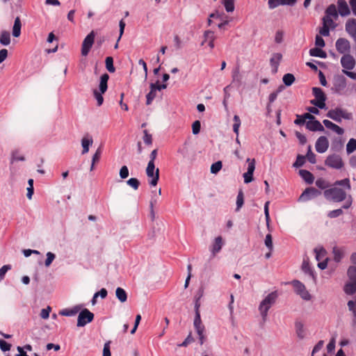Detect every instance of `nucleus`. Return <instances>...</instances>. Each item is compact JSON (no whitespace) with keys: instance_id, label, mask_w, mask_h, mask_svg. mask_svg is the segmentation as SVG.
I'll return each mask as SVG.
<instances>
[{"instance_id":"obj_1","label":"nucleus","mask_w":356,"mask_h":356,"mask_svg":"<svg viewBox=\"0 0 356 356\" xmlns=\"http://www.w3.org/2000/svg\"><path fill=\"white\" fill-rule=\"evenodd\" d=\"M350 189V180L346 178L337 181L332 188L325 191L324 195L326 198H332L333 200H345L346 192Z\"/></svg>"},{"instance_id":"obj_2","label":"nucleus","mask_w":356,"mask_h":356,"mask_svg":"<svg viewBox=\"0 0 356 356\" xmlns=\"http://www.w3.org/2000/svg\"><path fill=\"white\" fill-rule=\"evenodd\" d=\"M278 297L276 291L270 293L259 304V311L264 320H265L268 315V312L270 308L275 303Z\"/></svg>"},{"instance_id":"obj_3","label":"nucleus","mask_w":356,"mask_h":356,"mask_svg":"<svg viewBox=\"0 0 356 356\" xmlns=\"http://www.w3.org/2000/svg\"><path fill=\"white\" fill-rule=\"evenodd\" d=\"M326 116L339 123H341L343 119L346 120H353V113L341 107H336L330 110Z\"/></svg>"},{"instance_id":"obj_4","label":"nucleus","mask_w":356,"mask_h":356,"mask_svg":"<svg viewBox=\"0 0 356 356\" xmlns=\"http://www.w3.org/2000/svg\"><path fill=\"white\" fill-rule=\"evenodd\" d=\"M312 92L315 99L311 100V104L321 109L325 108L326 96L322 89L314 87L312 88Z\"/></svg>"},{"instance_id":"obj_5","label":"nucleus","mask_w":356,"mask_h":356,"mask_svg":"<svg viewBox=\"0 0 356 356\" xmlns=\"http://www.w3.org/2000/svg\"><path fill=\"white\" fill-rule=\"evenodd\" d=\"M146 174L151 178L149 183L152 186H156L159 179V170L155 168L154 163L149 162L146 168Z\"/></svg>"},{"instance_id":"obj_6","label":"nucleus","mask_w":356,"mask_h":356,"mask_svg":"<svg viewBox=\"0 0 356 356\" xmlns=\"http://www.w3.org/2000/svg\"><path fill=\"white\" fill-rule=\"evenodd\" d=\"M94 318V314L88 309H82L78 316L77 326L83 327L86 324L92 322Z\"/></svg>"},{"instance_id":"obj_7","label":"nucleus","mask_w":356,"mask_h":356,"mask_svg":"<svg viewBox=\"0 0 356 356\" xmlns=\"http://www.w3.org/2000/svg\"><path fill=\"white\" fill-rule=\"evenodd\" d=\"M95 34L93 31H92L83 40L82 46H81V54L83 56H86L91 47H92V44L94 43Z\"/></svg>"},{"instance_id":"obj_8","label":"nucleus","mask_w":356,"mask_h":356,"mask_svg":"<svg viewBox=\"0 0 356 356\" xmlns=\"http://www.w3.org/2000/svg\"><path fill=\"white\" fill-rule=\"evenodd\" d=\"M325 163L327 166L334 169H341L343 166V162L341 156L337 154L328 156Z\"/></svg>"},{"instance_id":"obj_9","label":"nucleus","mask_w":356,"mask_h":356,"mask_svg":"<svg viewBox=\"0 0 356 356\" xmlns=\"http://www.w3.org/2000/svg\"><path fill=\"white\" fill-rule=\"evenodd\" d=\"M321 193V191L314 187L307 188L301 194L298 200H311L316 199Z\"/></svg>"},{"instance_id":"obj_10","label":"nucleus","mask_w":356,"mask_h":356,"mask_svg":"<svg viewBox=\"0 0 356 356\" xmlns=\"http://www.w3.org/2000/svg\"><path fill=\"white\" fill-rule=\"evenodd\" d=\"M336 49L340 54H343L344 55L348 54L350 50V42L343 38H339L336 42Z\"/></svg>"},{"instance_id":"obj_11","label":"nucleus","mask_w":356,"mask_h":356,"mask_svg":"<svg viewBox=\"0 0 356 356\" xmlns=\"http://www.w3.org/2000/svg\"><path fill=\"white\" fill-rule=\"evenodd\" d=\"M355 60L349 54L343 55L341 58V64L345 70H351L355 66Z\"/></svg>"},{"instance_id":"obj_12","label":"nucleus","mask_w":356,"mask_h":356,"mask_svg":"<svg viewBox=\"0 0 356 356\" xmlns=\"http://www.w3.org/2000/svg\"><path fill=\"white\" fill-rule=\"evenodd\" d=\"M247 162L248 163V171L243 174L244 182L248 184L253 179V172L255 169V160L248 159Z\"/></svg>"},{"instance_id":"obj_13","label":"nucleus","mask_w":356,"mask_h":356,"mask_svg":"<svg viewBox=\"0 0 356 356\" xmlns=\"http://www.w3.org/2000/svg\"><path fill=\"white\" fill-rule=\"evenodd\" d=\"M329 147V141L325 136H320L315 144V148L317 152L324 153Z\"/></svg>"},{"instance_id":"obj_14","label":"nucleus","mask_w":356,"mask_h":356,"mask_svg":"<svg viewBox=\"0 0 356 356\" xmlns=\"http://www.w3.org/2000/svg\"><path fill=\"white\" fill-rule=\"evenodd\" d=\"M346 31L354 40H356V19H348L345 25Z\"/></svg>"},{"instance_id":"obj_15","label":"nucleus","mask_w":356,"mask_h":356,"mask_svg":"<svg viewBox=\"0 0 356 356\" xmlns=\"http://www.w3.org/2000/svg\"><path fill=\"white\" fill-rule=\"evenodd\" d=\"M297 0H268V5L270 9H274L279 6H293Z\"/></svg>"},{"instance_id":"obj_16","label":"nucleus","mask_w":356,"mask_h":356,"mask_svg":"<svg viewBox=\"0 0 356 356\" xmlns=\"http://www.w3.org/2000/svg\"><path fill=\"white\" fill-rule=\"evenodd\" d=\"M223 244L224 242L222 236H219L215 238L210 249L213 257H214L216 254L221 250Z\"/></svg>"},{"instance_id":"obj_17","label":"nucleus","mask_w":356,"mask_h":356,"mask_svg":"<svg viewBox=\"0 0 356 356\" xmlns=\"http://www.w3.org/2000/svg\"><path fill=\"white\" fill-rule=\"evenodd\" d=\"M323 123L326 128L333 131L334 132H335L337 134H338L339 136H342L344 134V130L343 128H341L339 126H338L337 124L333 123L330 120H324L323 121Z\"/></svg>"},{"instance_id":"obj_18","label":"nucleus","mask_w":356,"mask_h":356,"mask_svg":"<svg viewBox=\"0 0 356 356\" xmlns=\"http://www.w3.org/2000/svg\"><path fill=\"white\" fill-rule=\"evenodd\" d=\"M214 33L211 31H206L204 33V40L202 42L201 45H204L206 42H208V45L211 49L214 48V40H215Z\"/></svg>"},{"instance_id":"obj_19","label":"nucleus","mask_w":356,"mask_h":356,"mask_svg":"<svg viewBox=\"0 0 356 356\" xmlns=\"http://www.w3.org/2000/svg\"><path fill=\"white\" fill-rule=\"evenodd\" d=\"M306 127L307 129L312 131H325L324 127L321 124V123L319 121H318L316 120H309L306 123Z\"/></svg>"},{"instance_id":"obj_20","label":"nucleus","mask_w":356,"mask_h":356,"mask_svg":"<svg viewBox=\"0 0 356 356\" xmlns=\"http://www.w3.org/2000/svg\"><path fill=\"white\" fill-rule=\"evenodd\" d=\"M338 10L341 16H347L350 14V9L345 0H338Z\"/></svg>"},{"instance_id":"obj_21","label":"nucleus","mask_w":356,"mask_h":356,"mask_svg":"<svg viewBox=\"0 0 356 356\" xmlns=\"http://www.w3.org/2000/svg\"><path fill=\"white\" fill-rule=\"evenodd\" d=\"M232 84L236 87L238 88L242 84V76L240 74V71L238 68L235 69L232 72Z\"/></svg>"},{"instance_id":"obj_22","label":"nucleus","mask_w":356,"mask_h":356,"mask_svg":"<svg viewBox=\"0 0 356 356\" xmlns=\"http://www.w3.org/2000/svg\"><path fill=\"white\" fill-rule=\"evenodd\" d=\"M108 79H109V76L106 73H104L100 77V83H99V91L102 93H104L107 90V88H108L107 83H108Z\"/></svg>"},{"instance_id":"obj_23","label":"nucleus","mask_w":356,"mask_h":356,"mask_svg":"<svg viewBox=\"0 0 356 356\" xmlns=\"http://www.w3.org/2000/svg\"><path fill=\"white\" fill-rule=\"evenodd\" d=\"M22 22L19 17H17L14 22L13 27V35L17 38L21 34Z\"/></svg>"},{"instance_id":"obj_24","label":"nucleus","mask_w":356,"mask_h":356,"mask_svg":"<svg viewBox=\"0 0 356 356\" xmlns=\"http://www.w3.org/2000/svg\"><path fill=\"white\" fill-rule=\"evenodd\" d=\"M348 309L353 313V325H356V296L355 300H349L347 303Z\"/></svg>"},{"instance_id":"obj_25","label":"nucleus","mask_w":356,"mask_h":356,"mask_svg":"<svg viewBox=\"0 0 356 356\" xmlns=\"http://www.w3.org/2000/svg\"><path fill=\"white\" fill-rule=\"evenodd\" d=\"M295 327L298 337L300 339H303L305 337V330L302 323L296 321L295 323Z\"/></svg>"},{"instance_id":"obj_26","label":"nucleus","mask_w":356,"mask_h":356,"mask_svg":"<svg viewBox=\"0 0 356 356\" xmlns=\"http://www.w3.org/2000/svg\"><path fill=\"white\" fill-rule=\"evenodd\" d=\"M156 87L154 86V83H151L150 84V91L146 95L147 105H150L152 104V101L154 100V99L156 97Z\"/></svg>"},{"instance_id":"obj_27","label":"nucleus","mask_w":356,"mask_h":356,"mask_svg":"<svg viewBox=\"0 0 356 356\" xmlns=\"http://www.w3.org/2000/svg\"><path fill=\"white\" fill-rule=\"evenodd\" d=\"M299 174L301 177L308 184H312L314 181V175L308 170H300Z\"/></svg>"},{"instance_id":"obj_28","label":"nucleus","mask_w":356,"mask_h":356,"mask_svg":"<svg viewBox=\"0 0 356 356\" xmlns=\"http://www.w3.org/2000/svg\"><path fill=\"white\" fill-rule=\"evenodd\" d=\"M343 291L347 295H353L356 292V283L350 281L347 282L344 287Z\"/></svg>"},{"instance_id":"obj_29","label":"nucleus","mask_w":356,"mask_h":356,"mask_svg":"<svg viewBox=\"0 0 356 356\" xmlns=\"http://www.w3.org/2000/svg\"><path fill=\"white\" fill-rule=\"evenodd\" d=\"M116 298L121 302H124L127 300V293L125 290L121 287H118L115 290Z\"/></svg>"},{"instance_id":"obj_30","label":"nucleus","mask_w":356,"mask_h":356,"mask_svg":"<svg viewBox=\"0 0 356 356\" xmlns=\"http://www.w3.org/2000/svg\"><path fill=\"white\" fill-rule=\"evenodd\" d=\"M92 139L91 138L83 137L81 140V145L83 147L82 154H86L89 151V147L92 144Z\"/></svg>"},{"instance_id":"obj_31","label":"nucleus","mask_w":356,"mask_h":356,"mask_svg":"<svg viewBox=\"0 0 356 356\" xmlns=\"http://www.w3.org/2000/svg\"><path fill=\"white\" fill-rule=\"evenodd\" d=\"M10 42V35L8 31H3L0 35V43L3 45H8Z\"/></svg>"},{"instance_id":"obj_32","label":"nucleus","mask_w":356,"mask_h":356,"mask_svg":"<svg viewBox=\"0 0 356 356\" xmlns=\"http://www.w3.org/2000/svg\"><path fill=\"white\" fill-rule=\"evenodd\" d=\"M282 58V56L280 53H276V54H273V56L270 60V62L271 66L275 67V70H277Z\"/></svg>"},{"instance_id":"obj_33","label":"nucleus","mask_w":356,"mask_h":356,"mask_svg":"<svg viewBox=\"0 0 356 356\" xmlns=\"http://www.w3.org/2000/svg\"><path fill=\"white\" fill-rule=\"evenodd\" d=\"M309 54L312 56L320 57L322 58H325L327 56L326 53L319 48H313L309 50Z\"/></svg>"},{"instance_id":"obj_34","label":"nucleus","mask_w":356,"mask_h":356,"mask_svg":"<svg viewBox=\"0 0 356 356\" xmlns=\"http://www.w3.org/2000/svg\"><path fill=\"white\" fill-rule=\"evenodd\" d=\"M79 311V307H74V308L69 309H65L60 312V314L65 316H73L78 313Z\"/></svg>"},{"instance_id":"obj_35","label":"nucleus","mask_w":356,"mask_h":356,"mask_svg":"<svg viewBox=\"0 0 356 356\" xmlns=\"http://www.w3.org/2000/svg\"><path fill=\"white\" fill-rule=\"evenodd\" d=\"M283 82L286 86H291L295 81L296 79L293 74L291 73H287L283 76Z\"/></svg>"},{"instance_id":"obj_36","label":"nucleus","mask_w":356,"mask_h":356,"mask_svg":"<svg viewBox=\"0 0 356 356\" xmlns=\"http://www.w3.org/2000/svg\"><path fill=\"white\" fill-rule=\"evenodd\" d=\"M105 64H106V68L107 70L113 73L115 71V68L113 65V59L111 56H108L106 58L105 60Z\"/></svg>"},{"instance_id":"obj_37","label":"nucleus","mask_w":356,"mask_h":356,"mask_svg":"<svg viewBox=\"0 0 356 356\" xmlns=\"http://www.w3.org/2000/svg\"><path fill=\"white\" fill-rule=\"evenodd\" d=\"M348 277L350 281L356 283V267L350 266L347 271Z\"/></svg>"},{"instance_id":"obj_38","label":"nucleus","mask_w":356,"mask_h":356,"mask_svg":"<svg viewBox=\"0 0 356 356\" xmlns=\"http://www.w3.org/2000/svg\"><path fill=\"white\" fill-rule=\"evenodd\" d=\"M233 120L234 122L233 124V131L236 134V136H238L239 134V128L241 124L240 118L238 115H235L234 116Z\"/></svg>"},{"instance_id":"obj_39","label":"nucleus","mask_w":356,"mask_h":356,"mask_svg":"<svg viewBox=\"0 0 356 356\" xmlns=\"http://www.w3.org/2000/svg\"><path fill=\"white\" fill-rule=\"evenodd\" d=\"M102 149L101 147H99L95 154L93 155L92 156V165H91V168H90V170H92L93 168H94V165L96 163L99 162L100 158H101V155H102Z\"/></svg>"},{"instance_id":"obj_40","label":"nucleus","mask_w":356,"mask_h":356,"mask_svg":"<svg viewBox=\"0 0 356 356\" xmlns=\"http://www.w3.org/2000/svg\"><path fill=\"white\" fill-rule=\"evenodd\" d=\"M356 150V139L351 138L347 143L346 152L348 154H351Z\"/></svg>"},{"instance_id":"obj_41","label":"nucleus","mask_w":356,"mask_h":356,"mask_svg":"<svg viewBox=\"0 0 356 356\" xmlns=\"http://www.w3.org/2000/svg\"><path fill=\"white\" fill-rule=\"evenodd\" d=\"M223 4L227 12L231 13L234 10V0H223Z\"/></svg>"},{"instance_id":"obj_42","label":"nucleus","mask_w":356,"mask_h":356,"mask_svg":"<svg viewBox=\"0 0 356 356\" xmlns=\"http://www.w3.org/2000/svg\"><path fill=\"white\" fill-rule=\"evenodd\" d=\"M315 254H316V259L318 261L321 260L326 254V251L323 248H316L314 250Z\"/></svg>"},{"instance_id":"obj_43","label":"nucleus","mask_w":356,"mask_h":356,"mask_svg":"<svg viewBox=\"0 0 356 356\" xmlns=\"http://www.w3.org/2000/svg\"><path fill=\"white\" fill-rule=\"evenodd\" d=\"M316 186L321 189H325L330 186L327 181L323 178H319L316 181Z\"/></svg>"},{"instance_id":"obj_44","label":"nucleus","mask_w":356,"mask_h":356,"mask_svg":"<svg viewBox=\"0 0 356 356\" xmlns=\"http://www.w3.org/2000/svg\"><path fill=\"white\" fill-rule=\"evenodd\" d=\"M334 259L337 262H339L343 257V252L342 250L334 248L333 249Z\"/></svg>"},{"instance_id":"obj_45","label":"nucleus","mask_w":356,"mask_h":356,"mask_svg":"<svg viewBox=\"0 0 356 356\" xmlns=\"http://www.w3.org/2000/svg\"><path fill=\"white\" fill-rule=\"evenodd\" d=\"M325 12H326V14L327 15V16H329V17H330V16L337 17V15H338L336 6L334 4L329 6L327 8Z\"/></svg>"},{"instance_id":"obj_46","label":"nucleus","mask_w":356,"mask_h":356,"mask_svg":"<svg viewBox=\"0 0 356 356\" xmlns=\"http://www.w3.org/2000/svg\"><path fill=\"white\" fill-rule=\"evenodd\" d=\"M143 141L147 145H151L152 144V134H149L147 130L143 131Z\"/></svg>"},{"instance_id":"obj_47","label":"nucleus","mask_w":356,"mask_h":356,"mask_svg":"<svg viewBox=\"0 0 356 356\" xmlns=\"http://www.w3.org/2000/svg\"><path fill=\"white\" fill-rule=\"evenodd\" d=\"M222 162L220 161L213 163L211 166V172L213 174L218 173L222 168Z\"/></svg>"},{"instance_id":"obj_48","label":"nucleus","mask_w":356,"mask_h":356,"mask_svg":"<svg viewBox=\"0 0 356 356\" xmlns=\"http://www.w3.org/2000/svg\"><path fill=\"white\" fill-rule=\"evenodd\" d=\"M127 184L133 188L134 190H137L140 185V181L136 178H131L127 181Z\"/></svg>"},{"instance_id":"obj_49","label":"nucleus","mask_w":356,"mask_h":356,"mask_svg":"<svg viewBox=\"0 0 356 356\" xmlns=\"http://www.w3.org/2000/svg\"><path fill=\"white\" fill-rule=\"evenodd\" d=\"M265 245L270 251L273 250V238L270 234L266 236Z\"/></svg>"},{"instance_id":"obj_50","label":"nucleus","mask_w":356,"mask_h":356,"mask_svg":"<svg viewBox=\"0 0 356 356\" xmlns=\"http://www.w3.org/2000/svg\"><path fill=\"white\" fill-rule=\"evenodd\" d=\"M94 97L97 102V106H99L103 104L104 97L101 92L97 91V90H94L93 91Z\"/></svg>"},{"instance_id":"obj_51","label":"nucleus","mask_w":356,"mask_h":356,"mask_svg":"<svg viewBox=\"0 0 356 356\" xmlns=\"http://www.w3.org/2000/svg\"><path fill=\"white\" fill-rule=\"evenodd\" d=\"M193 325L195 328L204 326L202 323L200 311L195 312Z\"/></svg>"},{"instance_id":"obj_52","label":"nucleus","mask_w":356,"mask_h":356,"mask_svg":"<svg viewBox=\"0 0 356 356\" xmlns=\"http://www.w3.org/2000/svg\"><path fill=\"white\" fill-rule=\"evenodd\" d=\"M55 258H56L55 254H54L51 252H48L47 253V259L44 262L45 266L47 267L49 266Z\"/></svg>"},{"instance_id":"obj_53","label":"nucleus","mask_w":356,"mask_h":356,"mask_svg":"<svg viewBox=\"0 0 356 356\" xmlns=\"http://www.w3.org/2000/svg\"><path fill=\"white\" fill-rule=\"evenodd\" d=\"M111 343V341H108L104 343L102 356H111V350H110Z\"/></svg>"},{"instance_id":"obj_54","label":"nucleus","mask_w":356,"mask_h":356,"mask_svg":"<svg viewBox=\"0 0 356 356\" xmlns=\"http://www.w3.org/2000/svg\"><path fill=\"white\" fill-rule=\"evenodd\" d=\"M10 269V265H4L0 268V282L4 279L6 273Z\"/></svg>"},{"instance_id":"obj_55","label":"nucleus","mask_w":356,"mask_h":356,"mask_svg":"<svg viewBox=\"0 0 356 356\" xmlns=\"http://www.w3.org/2000/svg\"><path fill=\"white\" fill-rule=\"evenodd\" d=\"M201 128V124L199 120H195L192 124L193 134L196 135L200 133Z\"/></svg>"},{"instance_id":"obj_56","label":"nucleus","mask_w":356,"mask_h":356,"mask_svg":"<svg viewBox=\"0 0 356 356\" xmlns=\"http://www.w3.org/2000/svg\"><path fill=\"white\" fill-rule=\"evenodd\" d=\"M302 269L305 273L313 276V270L310 268L309 263L305 261H303L302 265Z\"/></svg>"},{"instance_id":"obj_57","label":"nucleus","mask_w":356,"mask_h":356,"mask_svg":"<svg viewBox=\"0 0 356 356\" xmlns=\"http://www.w3.org/2000/svg\"><path fill=\"white\" fill-rule=\"evenodd\" d=\"M11 345L3 339H0V348L2 351L6 352L10 350Z\"/></svg>"},{"instance_id":"obj_58","label":"nucleus","mask_w":356,"mask_h":356,"mask_svg":"<svg viewBox=\"0 0 356 356\" xmlns=\"http://www.w3.org/2000/svg\"><path fill=\"white\" fill-rule=\"evenodd\" d=\"M307 158L308 161L312 163H315L316 161V155L312 152L311 146H309Z\"/></svg>"},{"instance_id":"obj_59","label":"nucleus","mask_w":356,"mask_h":356,"mask_svg":"<svg viewBox=\"0 0 356 356\" xmlns=\"http://www.w3.org/2000/svg\"><path fill=\"white\" fill-rule=\"evenodd\" d=\"M129 176V169L126 165H123L120 170V177L122 179H126Z\"/></svg>"},{"instance_id":"obj_60","label":"nucleus","mask_w":356,"mask_h":356,"mask_svg":"<svg viewBox=\"0 0 356 356\" xmlns=\"http://www.w3.org/2000/svg\"><path fill=\"white\" fill-rule=\"evenodd\" d=\"M51 310V308L48 306L46 309H42L40 312V317L43 319H47L49 316V313Z\"/></svg>"},{"instance_id":"obj_61","label":"nucleus","mask_w":356,"mask_h":356,"mask_svg":"<svg viewBox=\"0 0 356 356\" xmlns=\"http://www.w3.org/2000/svg\"><path fill=\"white\" fill-rule=\"evenodd\" d=\"M25 158L24 156L20 155L19 151H14L12 154V161H24Z\"/></svg>"},{"instance_id":"obj_62","label":"nucleus","mask_w":356,"mask_h":356,"mask_svg":"<svg viewBox=\"0 0 356 356\" xmlns=\"http://www.w3.org/2000/svg\"><path fill=\"white\" fill-rule=\"evenodd\" d=\"M342 213H343L342 209H335V210H332V211H330L327 216H328V217H330L331 218H337V217L339 216L340 215L342 214Z\"/></svg>"},{"instance_id":"obj_63","label":"nucleus","mask_w":356,"mask_h":356,"mask_svg":"<svg viewBox=\"0 0 356 356\" xmlns=\"http://www.w3.org/2000/svg\"><path fill=\"white\" fill-rule=\"evenodd\" d=\"M293 285L296 289L298 293L305 289V285L298 280H293Z\"/></svg>"},{"instance_id":"obj_64","label":"nucleus","mask_w":356,"mask_h":356,"mask_svg":"<svg viewBox=\"0 0 356 356\" xmlns=\"http://www.w3.org/2000/svg\"><path fill=\"white\" fill-rule=\"evenodd\" d=\"M304 162L305 157L301 155H298L296 162L293 163V166L296 168H299L304 164Z\"/></svg>"}]
</instances>
